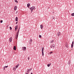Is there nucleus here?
<instances>
[{
	"instance_id": "19",
	"label": "nucleus",
	"mask_w": 74,
	"mask_h": 74,
	"mask_svg": "<svg viewBox=\"0 0 74 74\" xmlns=\"http://www.w3.org/2000/svg\"><path fill=\"white\" fill-rule=\"evenodd\" d=\"M65 47H67V48H69V46H68V45H66Z\"/></svg>"
},
{
	"instance_id": "12",
	"label": "nucleus",
	"mask_w": 74,
	"mask_h": 74,
	"mask_svg": "<svg viewBox=\"0 0 74 74\" xmlns=\"http://www.w3.org/2000/svg\"><path fill=\"white\" fill-rule=\"evenodd\" d=\"M30 5V4L29 3H28L27 4V7H29V6Z\"/></svg>"
},
{
	"instance_id": "29",
	"label": "nucleus",
	"mask_w": 74,
	"mask_h": 74,
	"mask_svg": "<svg viewBox=\"0 0 74 74\" xmlns=\"http://www.w3.org/2000/svg\"><path fill=\"white\" fill-rule=\"evenodd\" d=\"M0 23H3V20H1V21Z\"/></svg>"
},
{
	"instance_id": "27",
	"label": "nucleus",
	"mask_w": 74,
	"mask_h": 74,
	"mask_svg": "<svg viewBox=\"0 0 74 74\" xmlns=\"http://www.w3.org/2000/svg\"><path fill=\"white\" fill-rule=\"evenodd\" d=\"M5 67L4 66L3 67V70H5Z\"/></svg>"
},
{
	"instance_id": "10",
	"label": "nucleus",
	"mask_w": 74,
	"mask_h": 74,
	"mask_svg": "<svg viewBox=\"0 0 74 74\" xmlns=\"http://www.w3.org/2000/svg\"><path fill=\"white\" fill-rule=\"evenodd\" d=\"M9 41L10 42L12 41V38L10 37V38Z\"/></svg>"
},
{
	"instance_id": "9",
	"label": "nucleus",
	"mask_w": 74,
	"mask_h": 74,
	"mask_svg": "<svg viewBox=\"0 0 74 74\" xmlns=\"http://www.w3.org/2000/svg\"><path fill=\"white\" fill-rule=\"evenodd\" d=\"M17 9V6H15L14 8V10L16 11V10Z\"/></svg>"
},
{
	"instance_id": "25",
	"label": "nucleus",
	"mask_w": 74,
	"mask_h": 74,
	"mask_svg": "<svg viewBox=\"0 0 74 74\" xmlns=\"http://www.w3.org/2000/svg\"><path fill=\"white\" fill-rule=\"evenodd\" d=\"M15 2H16V3H18V1L17 0H16L15 1Z\"/></svg>"
},
{
	"instance_id": "20",
	"label": "nucleus",
	"mask_w": 74,
	"mask_h": 74,
	"mask_svg": "<svg viewBox=\"0 0 74 74\" xmlns=\"http://www.w3.org/2000/svg\"><path fill=\"white\" fill-rule=\"evenodd\" d=\"M39 38H41V35H39Z\"/></svg>"
},
{
	"instance_id": "30",
	"label": "nucleus",
	"mask_w": 74,
	"mask_h": 74,
	"mask_svg": "<svg viewBox=\"0 0 74 74\" xmlns=\"http://www.w3.org/2000/svg\"><path fill=\"white\" fill-rule=\"evenodd\" d=\"M30 41H31V42H32V39H30Z\"/></svg>"
},
{
	"instance_id": "17",
	"label": "nucleus",
	"mask_w": 74,
	"mask_h": 74,
	"mask_svg": "<svg viewBox=\"0 0 74 74\" xmlns=\"http://www.w3.org/2000/svg\"><path fill=\"white\" fill-rule=\"evenodd\" d=\"M71 16H74V13H72L71 14Z\"/></svg>"
},
{
	"instance_id": "36",
	"label": "nucleus",
	"mask_w": 74,
	"mask_h": 74,
	"mask_svg": "<svg viewBox=\"0 0 74 74\" xmlns=\"http://www.w3.org/2000/svg\"><path fill=\"white\" fill-rule=\"evenodd\" d=\"M31 74H33V73H31Z\"/></svg>"
},
{
	"instance_id": "21",
	"label": "nucleus",
	"mask_w": 74,
	"mask_h": 74,
	"mask_svg": "<svg viewBox=\"0 0 74 74\" xmlns=\"http://www.w3.org/2000/svg\"><path fill=\"white\" fill-rule=\"evenodd\" d=\"M53 42V40H51V41L50 42V43H52Z\"/></svg>"
},
{
	"instance_id": "5",
	"label": "nucleus",
	"mask_w": 74,
	"mask_h": 74,
	"mask_svg": "<svg viewBox=\"0 0 74 74\" xmlns=\"http://www.w3.org/2000/svg\"><path fill=\"white\" fill-rule=\"evenodd\" d=\"M44 47H43L42 49V55L43 56H44Z\"/></svg>"
},
{
	"instance_id": "16",
	"label": "nucleus",
	"mask_w": 74,
	"mask_h": 74,
	"mask_svg": "<svg viewBox=\"0 0 74 74\" xmlns=\"http://www.w3.org/2000/svg\"><path fill=\"white\" fill-rule=\"evenodd\" d=\"M13 70L14 71H15L16 70V68L15 67L13 68Z\"/></svg>"
},
{
	"instance_id": "28",
	"label": "nucleus",
	"mask_w": 74,
	"mask_h": 74,
	"mask_svg": "<svg viewBox=\"0 0 74 74\" xmlns=\"http://www.w3.org/2000/svg\"><path fill=\"white\" fill-rule=\"evenodd\" d=\"M4 67H5V68H7V67H8V66H5Z\"/></svg>"
},
{
	"instance_id": "13",
	"label": "nucleus",
	"mask_w": 74,
	"mask_h": 74,
	"mask_svg": "<svg viewBox=\"0 0 74 74\" xmlns=\"http://www.w3.org/2000/svg\"><path fill=\"white\" fill-rule=\"evenodd\" d=\"M16 28L17 29L18 28V25H17L16 27H15V30L16 31Z\"/></svg>"
},
{
	"instance_id": "34",
	"label": "nucleus",
	"mask_w": 74,
	"mask_h": 74,
	"mask_svg": "<svg viewBox=\"0 0 74 74\" xmlns=\"http://www.w3.org/2000/svg\"><path fill=\"white\" fill-rule=\"evenodd\" d=\"M8 27V25L6 27L7 28V27Z\"/></svg>"
},
{
	"instance_id": "1",
	"label": "nucleus",
	"mask_w": 74,
	"mask_h": 74,
	"mask_svg": "<svg viewBox=\"0 0 74 74\" xmlns=\"http://www.w3.org/2000/svg\"><path fill=\"white\" fill-rule=\"evenodd\" d=\"M20 29V27L19 28L18 30V32H17L16 33V39H17L18 38V35H19V29Z\"/></svg>"
},
{
	"instance_id": "31",
	"label": "nucleus",
	"mask_w": 74,
	"mask_h": 74,
	"mask_svg": "<svg viewBox=\"0 0 74 74\" xmlns=\"http://www.w3.org/2000/svg\"><path fill=\"white\" fill-rule=\"evenodd\" d=\"M28 60H29V59H30V57H28Z\"/></svg>"
},
{
	"instance_id": "37",
	"label": "nucleus",
	"mask_w": 74,
	"mask_h": 74,
	"mask_svg": "<svg viewBox=\"0 0 74 74\" xmlns=\"http://www.w3.org/2000/svg\"><path fill=\"white\" fill-rule=\"evenodd\" d=\"M25 74H28V73H26Z\"/></svg>"
},
{
	"instance_id": "24",
	"label": "nucleus",
	"mask_w": 74,
	"mask_h": 74,
	"mask_svg": "<svg viewBox=\"0 0 74 74\" xmlns=\"http://www.w3.org/2000/svg\"><path fill=\"white\" fill-rule=\"evenodd\" d=\"M18 65L17 66H16V69H17V68L18 67Z\"/></svg>"
},
{
	"instance_id": "11",
	"label": "nucleus",
	"mask_w": 74,
	"mask_h": 74,
	"mask_svg": "<svg viewBox=\"0 0 74 74\" xmlns=\"http://www.w3.org/2000/svg\"><path fill=\"white\" fill-rule=\"evenodd\" d=\"M40 27L41 29H43V25H40Z\"/></svg>"
},
{
	"instance_id": "23",
	"label": "nucleus",
	"mask_w": 74,
	"mask_h": 74,
	"mask_svg": "<svg viewBox=\"0 0 74 74\" xmlns=\"http://www.w3.org/2000/svg\"><path fill=\"white\" fill-rule=\"evenodd\" d=\"M72 45H74V41L72 42Z\"/></svg>"
},
{
	"instance_id": "22",
	"label": "nucleus",
	"mask_w": 74,
	"mask_h": 74,
	"mask_svg": "<svg viewBox=\"0 0 74 74\" xmlns=\"http://www.w3.org/2000/svg\"><path fill=\"white\" fill-rule=\"evenodd\" d=\"M10 29L11 30H12V27H10Z\"/></svg>"
},
{
	"instance_id": "7",
	"label": "nucleus",
	"mask_w": 74,
	"mask_h": 74,
	"mask_svg": "<svg viewBox=\"0 0 74 74\" xmlns=\"http://www.w3.org/2000/svg\"><path fill=\"white\" fill-rule=\"evenodd\" d=\"M23 51H25L26 49V47H23Z\"/></svg>"
},
{
	"instance_id": "2",
	"label": "nucleus",
	"mask_w": 74,
	"mask_h": 74,
	"mask_svg": "<svg viewBox=\"0 0 74 74\" xmlns=\"http://www.w3.org/2000/svg\"><path fill=\"white\" fill-rule=\"evenodd\" d=\"M29 8L30 9V10H31V12H33V10L34 9V10H35V9H36V8H35V7L34 6H33L31 8Z\"/></svg>"
},
{
	"instance_id": "4",
	"label": "nucleus",
	"mask_w": 74,
	"mask_h": 74,
	"mask_svg": "<svg viewBox=\"0 0 74 74\" xmlns=\"http://www.w3.org/2000/svg\"><path fill=\"white\" fill-rule=\"evenodd\" d=\"M53 45H53H50V47L51 48H55V46L54 45Z\"/></svg>"
},
{
	"instance_id": "3",
	"label": "nucleus",
	"mask_w": 74,
	"mask_h": 74,
	"mask_svg": "<svg viewBox=\"0 0 74 74\" xmlns=\"http://www.w3.org/2000/svg\"><path fill=\"white\" fill-rule=\"evenodd\" d=\"M32 70V68L29 69H27L26 71V73H29V72H30V71Z\"/></svg>"
},
{
	"instance_id": "6",
	"label": "nucleus",
	"mask_w": 74,
	"mask_h": 74,
	"mask_svg": "<svg viewBox=\"0 0 74 74\" xmlns=\"http://www.w3.org/2000/svg\"><path fill=\"white\" fill-rule=\"evenodd\" d=\"M57 35L58 37L60 36V32H58L57 33Z\"/></svg>"
},
{
	"instance_id": "26",
	"label": "nucleus",
	"mask_w": 74,
	"mask_h": 74,
	"mask_svg": "<svg viewBox=\"0 0 74 74\" xmlns=\"http://www.w3.org/2000/svg\"><path fill=\"white\" fill-rule=\"evenodd\" d=\"M14 51H16V48H14Z\"/></svg>"
},
{
	"instance_id": "38",
	"label": "nucleus",
	"mask_w": 74,
	"mask_h": 74,
	"mask_svg": "<svg viewBox=\"0 0 74 74\" xmlns=\"http://www.w3.org/2000/svg\"><path fill=\"white\" fill-rule=\"evenodd\" d=\"M53 19H54V18H53Z\"/></svg>"
},
{
	"instance_id": "18",
	"label": "nucleus",
	"mask_w": 74,
	"mask_h": 74,
	"mask_svg": "<svg viewBox=\"0 0 74 74\" xmlns=\"http://www.w3.org/2000/svg\"><path fill=\"white\" fill-rule=\"evenodd\" d=\"M73 46H74V45H71V47L72 48H73Z\"/></svg>"
},
{
	"instance_id": "35",
	"label": "nucleus",
	"mask_w": 74,
	"mask_h": 74,
	"mask_svg": "<svg viewBox=\"0 0 74 74\" xmlns=\"http://www.w3.org/2000/svg\"><path fill=\"white\" fill-rule=\"evenodd\" d=\"M17 23H18V22L16 23V24H17Z\"/></svg>"
},
{
	"instance_id": "14",
	"label": "nucleus",
	"mask_w": 74,
	"mask_h": 74,
	"mask_svg": "<svg viewBox=\"0 0 74 74\" xmlns=\"http://www.w3.org/2000/svg\"><path fill=\"white\" fill-rule=\"evenodd\" d=\"M50 65H51V63L48 64L47 65L48 67H50Z\"/></svg>"
},
{
	"instance_id": "15",
	"label": "nucleus",
	"mask_w": 74,
	"mask_h": 74,
	"mask_svg": "<svg viewBox=\"0 0 74 74\" xmlns=\"http://www.w3.org/2000/svg\"><path fill=\"white\" fill-rule=\"evenodd\" d=\"M71 63V61L70 60L68 62V64H70Z\"/></svg>"
},
{
	"instance_id": "33",
	"label": "nucleus",
	"mask_w": 74,
	"mask_h": 74,
	"mask_svg": "<svg viewBox=\"0 0 74 74\" xmlns=\"http://www.w3.org/2000/svg\"><path fill=\"white\" fill-rule=\"evenodd\" d=\"M14 48H16V46H14Z\"/></svg>"
},
{
	"instance_id": "8",
	"label": "nucleus",
	"mask_w": 74,
	"mask_h": 74,
	"mask_svg": "<svg viewBox=\"0 0 74 74\" xmlns=\"http://www.w3.org/2000/svg\"><path fill=\"white\" fill-rule=\"evenodd\" d=\"M18 18L17 17H16L15 21H16V22H18Z\"/></svg>"
},
{
	"instance_id": "32",
	"label": "nucleus",
	"mask_w": 74,
	"mask_h": 74,
	"mask_svg": "<svg viewBox=\"0 0 74 74\" xmlns=\"http://www.w3.org/2000/svg\"><path fill=\"white\" fill-rule=\"evenodd\" d=\"M53 53V52H50V54H51V53Z\"/></svg>"
}]
</instances>
